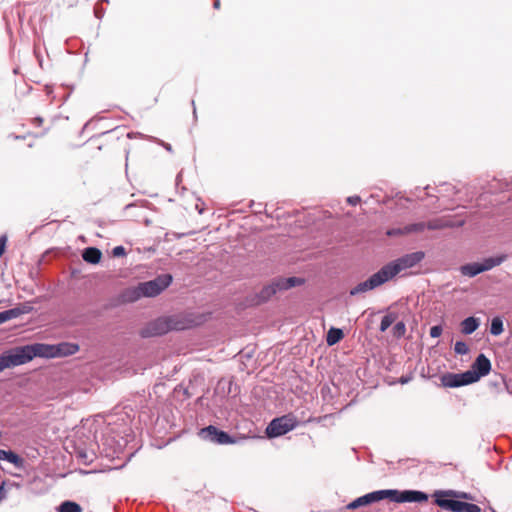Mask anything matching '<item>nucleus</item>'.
<instances>
[{
	"instance_id": "obj_29",
	"label": "nucleus",
	"mask_w": 512,
	"mask_h": 512,
	"mask_svg": "<svg viewBox=\"0 0 512 512\" xmlns=\"http://www.w3.org/2000/svg\"><path fill=\"white\" fill-rule=\"evenodd\" d=\"M395 317L392 314L385 315L380 323V331L385 332L394 322Z\"/></svg>"
},
{
	"instance_id": "obj_28",
	"label": "nucleus",
	"mask_w": 512,
	"mask_h": 512,
	"mask_svg": "<svg viewBox=\"0 0 512 512\" xmlns=\"http://www.w3.org/2000/svg\"><path fill=\"white\" fill-rule=\"evenodd\" d=\"M59 512H82L80 505L66 501L60 505Z\"/></svg>"
},
{
	"instance_id": "obj_23",
	"label": "nucleus",
	"mask_w": 512,
	"mask_h": 512,
	"mask_svg": "<svg viewBox=\"0 0 512 512\" xmlns=\"http://www.w3.org/2000/svg\"><path fill=\"white\" fill-rule=\"evenodd\" d=\"M344 337V333L342 329L331 327L326 335V342L329 346L337 344L339 341H341Z\"/></svg>"
},
{
	"instance_id": "obj_39",
	"label": "nucleus",
	"mask_w": 512,
	"mask_h": 512,
	"mask_svg": "<svg viewBox=\"0 0 512 512\" xmlns=\"http://www.w3.org/2000/svg\"><path fill=\"white\" fill-rule=\"evenodd\" d=\"M5 245H6V237L2 236V237H0V257L4 253Z\"/></svg>"
},
{
	"instance_id": "obj_14",
	"label": "nucleus",
	"mask_w": 512,
	"mask_h": 512,
	"mask_svg": "<svg viewBox=\"0 0 512 512\" xmlns=\"http://www.w3.org/2000/svg\"><path fill=\"white\" fill-rule=\"evenodd\" d=\"M142 297H154L160 293V280L156 278L152 281L139 283Z\"/></svg>"
},
{
	"instance_id": "obj_20",
	"label": "nucleus",
	"mask_w": 512,
	"mask_h": 512,
	"mask_svg": "<svg viewBox=\"0 0 512 512\" xmlns=\"http://www.w3.org/2000/svg\"><path fill=\"white\" fill-rule=\"evenodd\" d=\"M281 291L288 290L292 287L300 286L304 283V279L300 277H277Z\"/></svg>"
},
{
	"instance_id": "obj_18",
	"label": "nucleus",
	"mask_w": 512,
	"mask_h": 512,
	"mask_svg": "<svg viewBox=\"0 0 512 512\" xmlns=\"http://www.w3.org/2000/svg\"><path fill=\"white\" fill-rule=\"evenodd\" d=\"M460 272L464 276L475 277L484 272V270L480 262H472L462 265L460 267Z\"/></svg>"
},
{
	"instance_id": "obj_41",
	"label": "nucleus",
	"mask_w": 512,
	"mask_h": 512,
	"mask_svg": "<svg viewBox=\"0 0 512 512\" xmlns=\"http://www.w3.org/2000/svg\"><path fill=\"white\" fill-rule=\"evenodd\" d=\"M412 380V376L411 375H403L399 378V383L401 384H407L408 382H410Z\"/></svg>"
},
{
	"instance_id": "obj_44",
	"label": "nucleus",
	"mask_w": 512,
	"mask_h": 512,
	"mask_svg": "<svg viewBox=\"0 0 512 512\" xmlns=\"http://www.w3.org/2000/svg\"><path fill=\"white\" fill-rule=\"evenodd\" d=\"M213 7L215 9H219V7H220V0H215L214 3H213Z\"/></svg>"
},
{
	"instance_id": "obj_5",
	"label": "nucleus",
	"mask_w": 512,
	"mask_h": 512,
	"mask_svg": "<svg viewBox=\"0 0 512 512\" xmlns=\"http://www.w3.org/2000/svg\"><path fill=\"white\" fill-rule=\"evenodd\" d=\"M32 360L30 346L16 347L0 356V372L6 368L23 365Z\"/></svg>"
},
{
	"instance_id": "obj_6",
	"label": "nucleus",
	"mask_w": 512,
	"mask_h": 512,
	"mask_svg": "<svg viewBox=\"0 0 512 512\" xmlns=\"http://www.w3.org/2000/svg\"><path fill=\"white\" fill-rule=\"evenodd\" d=\"M386 499L395 503H424L428 494L420 490L385 489Z\"/></svg>"
},
{
	"instance_id": "obj_42",
	"label": "nucleus",
	"mask_w": 512,
	"mask_h": 512,
	"mask_svg": "<svg viewBox=\"0 0 512 512\" xmlns=\"http://www.w3.org/2000/svg\"><path fill=\"white\" fill-rule=\"evenodd\" d=\"M5 496H6V491H5V489H4V484H2V485L0 486V501H1L2 499H4V498H5Z\"/></svg>"
},
{
	"instance_id": "obj_34",
	"label": "nucleus",
	"mask_w": 512,
	"mask_h": 512,
	"mask_svg": "<svg viewBox=\"0 0 512 512\" xmlns=\"http://www.w3.org/2000/svg\"><path fill=\"white\" fill-rule=\"evenodd\" d=\"M173 277L171 274L166 273L162 274V291H164L166 288L170 286L172 283Z\"/></svg>"
},
{
	"instance_id": "obj_35",
	"label": "nucleus",
	"mask_w": 512,
	"mask_h": 512,
	"mask_svg": "<svg viewBox=\"0 0 512 512\" xmlns=\"http://www.w3.org/2000/svg\"><path fill=\"white\" fill-rule=\"evenodd\" d=\"M443 328L441 325H434L430 328V336L432 338H438L441 336Z\"/></svg>"
},
{
	"instance_id": "obj_16",
	"label": "nucleus",
	"mask_w": 512,
	"mask_h": 512,
	"mask_svg": "<svg viewBox=\"0 0 512 512\" xmlns=\"http://www.w3.org/2000/svg\"><path fill=\"white\" fill-rule=\"evenodd\" d=\"M79 351V346L75 343L62 342L55 345V357L70 356Z\"/></svg>"
},
{
	"instance_id": "obj_37",
	"label": "nucleus",
	"mask_w": 512,
	"mask_h": 512,
	"mask_svg": "<svg viewBox=\"0 0 512 512\" xmlns=\"http://www.w3.org/2000/svg\"><path fill=\"white\" fill-rule=\"evenodd\" d=\"M442 187H444V191L448 194V195H452V194H455L456 193V189L454 186H452L451 184H448V183H442L441 184Z\"/></svg>"
},
{
	"instance_id": "obj_43",
	"label": "nucleus",
	"mask_w": 512,
	"mask_h": 512,
	"mask_svg": "<svg viewBox=\"0 0 512 512\" xmlns=\"http://www.w3.org/2000/svg\"><path fill=\"white\" fill-rule=\"evenodd\" d=\"M162 148H164L165 150H167L168 152H171L172 151V146L169 144V143H166L164 141H162Z\"/></svg>"
},
{
	"instance_id": "obj_48",
	"label": "nucleus",
	"mask_w": 512,
	"mask_h": 512,
	"mask_svg": "<svg viewBox=\"0 0 512 512\" xmlns=\"http://www.w3.org/2000/svg\"><path fill=\"white\" fill-rule=\"evenodd\" d=\"M490 510H491L492 512H497V511H496L495 509H493V508H490Z\"/></svg>"
},
{
	"instance_id": "obj_7",
	"label": "nucleus",
	"mask_w": 512,
	"mask_h": 512,
	"mask_svg": "<svg viewBox=\"0 0 512 512\" xmlns=\"http://www.w3.org/2000/svg\"><path fill=\"white\" fill-rule=\"evenodd\" d=\"M199 436L205 441L219 445L236 444L239 441L238 438L231 436L228 432L213 425L200 429ZM241 439L242 438H240V440Z\"/></svg>"
},
{
	"instance_id": "obj_19",
	"label": "nucleus",
	"mask_w": 512,
	"mask_h": 512,
	"mask_svg": "<svg viewBox=\"0 0 512 512\" xmlns=\"http://www.w3.org/2000/svg\"><path fill=\"white\" fill-rule=\"evenodd\" d=\"M160 334V322L155 319L147 323L141 330L140 335L143 338L154 337Z\"/></svg>"
},
{
	"instance_id": "obj_30",
	"label": "nucleus",
	"mask_w": 512,
	"mask_h": 512,
	"mask_svg": "<svg viewBox=\"0 0 512 512\" xmlns=\"http://www.w3.org/2000/svg\"><path fill=\"white\" fill-rule=\"evenodd\" d=\"M405 332H406V325L403 321H399L393 326V335L395 337L401 338L404 336Z\"/></svg>"
},
{
	"instance_id": "obj_31",
	"label": "nucleus",
	"mask_w": 512,
	"mask_h": 512,
	"mask_svg": "<svg viewBox=\"0 0 512 512\" xmlns=\"http://www.w3.org/2000/svg\"><path fill=\"white\" fill-rule=\"evenodd\" d=\"M19 314H20V310L17 308L1 312L0 313V321H2V323H3L13 317L18 316Z\"/></svg>"
},
{
	"instance_id": "obj_40",
	"label": "nucleus",
	"mask_w": 512,
	"mask_h": 512,
	"mask_svg": "<svg viewBox=\"0 0 512 512\" xmlns=\"http://www.w3.org/2000/svg\"><path fill=\"white\" fill-rule=\"evenodd\" d=\"M113 254L115 256H120V255H124L125 254V250L122 246H118V247H115L113 249Z\"/></svg>"
},
{
	"instance_id": "obj_15",
	"label": "nucleus",
	"mask_w": 512,
	"mask_h": 512,
	"mask_svg": "<svg viewBox=\"0 0 512 512\" xmlns=\"http://www.w3.org/2000/svg\"><path fill=\"white\" fill-rule=\"evenodd\" d=\"M142 298L139 285L134 287H128L124 289L120 295L119 300L122 303H133Z\"/></svg>"
},
{
	"instance_id": "obj_13",
	"label": "nucleus",
	"mask_w": 512,
	"mask_h": 512,
	"mask_svg": "<svg viewBox=\"0 0 512 512\" xmlns=\"http://www.w3.org/2000/svg\"><path fill=\"white\" fill-rule=\"evenodd\" d=\"M281 291L277 277L274 278L269 284L265 285L257 294L260 302L270 300L277 292Z\"/></svg>"
},
{
	"instance_id": "obj_12",
	"label": "nucleus",
	"mask_w": 512,
	"mask_h": 512,
	"mask_svg": "<svg viewBox=\"0 0 512 512\" xmlns=\"http://www.w3.org/2000/svg\"><path fill=\"white\" fill-rule=\"evenodd\" d=\"M29 346L31 349L32 359L34 357L55 358V345L34 344Z\"/></svg>"
},
{
	"instance_id": "obj_17",
	"label": "nucleus",
	"mask_w": 512,
	"mask_h": 512,
	"mask_svg": "<svg viewBox=\"0 0 512 512\" xmlns=\"http://www.w3.org/2000/svg\"><path fill=\"white\" fill-rule=\"evenodd\" d=\"M480 326V319L469 316L461 322V332L465 335L474 333Z\"/></svg>"
},
{
	"instance_id": "obj_1",
	"label": "nucleus",
	"mask_w": 512,
	"mask_h": 512,
	"mask_svg": "<svg viewBox=\"0 0 512 512\" xmlns=\"http://www.w3.org/2000/svg\"><path fill=\"white\" fill-rule=\"evenodd\" d=\"M432 497L438 507L450 512H481L478 505L460 501V499L473 500V496L467 492L451 489L436 490Z\"/></svg>"
},
{
	"instance_id": "obj_3",
	"label": "nucleus",
	"mask_w": 512,
	"mask_h": 512,
	"mask_svg": "<svg viewBox=\"0 0 512 512\" xmlns=\"http://www.w3.org/2000/svg\"><path fill=\"white\" fill-rule=\"evenodd\" d=\"M424 258H425V253L423 251H416V252L405 254V255L385 264L382 267L390 280L393 277H395L398 273H400L401 271L415 267Z\"/></svg>"
},
{
	"instance_id": "obj_8",
	"label": "nucleus",
	"mask_w": 512,
	"mask_h": 512,
	"mask_svg": "<svg viewBox=\"0 0 512 512\" xmlns=\"http://www.w3.org/2000/svg\"><path fill=\"white\" fill-rule=\"evenodd\" d=\"M389 281V278L384 271L383 267H381L376 273L372 274L367 280L358 283L354 286L350 291V296H356L358 294L366 293L368 291L374 290L377 287L385 284Z\"/></svg>"
},
{
	"instance_id": "obj_27",
	"label": "nucleus",
	"mask_w": 512,
	"mask_h": 512,
	"mask_svg": "<svg viewBox=\"0 0 512 512\" xmlns=\"http://www.w3.org/2000/svg\"><path fill=\"white\" fill-rule=\"evenodd\" d=\"M425 229H427L426 222H417V223H411V224L405 225L404 232H406L408 234L421 233Z\"/></svg>"
},
{
	"instance_id": "obj_10",
	"label": "nucleus",
	"mask_w": 512,
	"mask_h": 512,
	"mask_svg": "<svg viewBox=\"0 0 512 512\" xmlns=\"http://www.w3.org/2000/svg\"><path fill=\"white\" fill-rule=\"evenodd\" d=\"M384 499H386L385 489L372 491L351 501L349 504H347L346 509L355 510L359 507L367 506Z\"/></svg>"
},
{
	"instance_id": "obj_22",
	"label": "nucleus",
	"mask_w": 512,
	"mask_h": 512,
	"mask_svg": "<svg viewBox=\"0 0 512 512\" xmlns=\"http://www.w3.org/2000/svg\"><path fill=\"white\" fill-rule=\"evenodd\" d=\"M505 260H506V255H499V256H495V257L485 258L482 262H480V264L483 266V270L485 272V271H489V270L493 269L496 266H499Z\"/></svg>"
},
{
	"instance_id": "obj_2",
	"label": "nucleus",
	"mask_w": 512,
	"mask_h": 512,
	"mask_svg": "<svg viewBox=\"0 0 512 512\" xmlns=\"http://www.w3.org/2000/svg\"><path fill=\"white\" fill-rule=\"evenodd\" d=\"M205 321L206 316L204 314L194 312L180 313L168 317L162 316V334L170 330L182 331L190 329L201 325Z\"/></svg>"
},
{
	"instance_id": "obj_32",
	"label": "nucleus",
	"mask_w": 512,
	"mask_h": 512,
	"mask_svg": "<svg viewBox=\"0 0 512 512\" xmlns=\"http://www.w3.org/2000/svg\"><path fill=\"white\" fill-rule=\"evenodd\" d=\"M454 351L456 354L465 355L469 352V348L464 341L459 340V341H456V343L454 345Z\"/></svg>"
},
{
	"instance_id": "obj_38",
	"label": "nucleus",
	"mask_w": 512,
	"mask_h": 512,
	"mask_svg": "<svg viewBox=\"0 0 512 512\" xmlns=\"http://www.w3.org/2000/svg\"><path fill=\"white\" fill-rule=\"evenodd\" d=\"M44 123V118L42 117H35L32 119V124L37 126V127H41Z\"/></svg>"
},
{
	"instance_id": "obj_47",
	"label": "nucleus",
	"mask_w": 512,
	"mask_h": 512,
	"mask_svg": "<svg viewBox=\"0 0 512 512\" xmlns=\"http://www.w3.org/2000/svg\"><path fill=\"white\" fill-rule=\"evenodd\" d=\"M199 214H202L203 213V209H199Z\"/></svg>"
},
{
	"instance_id": "obj_49",
	"label": "nucleus",
	"mask_w": 512,
	"mask_h": 512,
	"mask_svg": "<svg viewBox=\"0 0 512 512\" xmlns=\"http://www.w3.org/2000/svg\"><path fill=\"white\" fill-rule=\"evenodd\" d=\"M2 323V321H0V324Z\"/></svg>"
},
{
	"instance_id": "obj_25",
	"label": "nucleus",
	"mask_w": 512,
	"mask_h": 512,
	"mask_svg": "<svg viewBox=\"0 0 512 512\" xmlns=\"http://www.w3.org/2000/svg\"><path fill=\"white\" fill-rule=\"evenodd\" d=\"M0 460H6L17 467L21 466L23 462L16 453L6 450H0Z\"/></svg>"
},
{
	"instance_id": "obj_36",
	"label": "nucleus",
	"mask_w": 512,
	"mask_h": 512,
	"mask_svg": "<svg viewBox=\"0 0 512 512\" xmlns=\"http://www.w3.org/2000/svg\"><path fill=\"white\" fill-rule=\"evenodd\" d=\"M346 201L348 204H350L352 206H356L357 204H359L361 202V198L358 195H353V196L347 197Z\"/></svg>"
},
{
	"instance_id": "obj_11",
	"label": "nucleus",
	"mask_w": 512,
	"mask_h": 512,
	"mask_svg": "<svg viewBox=\"0 0 512 512\" xmlns=\"http://www.w3.org/2000/svg\"><path fill=\"white\" fill-rule=\"evenodd\" d=\"M491 370V362L490 360L483 354H479L474 362L471 365L470 372H472V376L475 382L479 381L481 377L489 374Z\"/></svg>"
},
{
	"instance_id": "obj_24",
	"label": "nucleus",
	"mask_w": 512,
	"mask_h": 512,
	"mask_svg": "<svg viewBox=\"0 0 512 512\" xmlns=\"http://www.w3.org/2000/svg\"><path fill=\"white\" fill-rule=\"evenodd\" d=\"M427 229L429 230H442L445 228L453 227L452 223L444 218H434L426 222Z\"/></svg>"
},
{
	"instance_id": "obj_45",
	"label": "nucleus",
	"mask_w": 512,
	"mask_h": 512,
	"mask_svg": "<svg viewBox=\"0 0 512 512\" xmlns=\"http://www.w3.org/2000/svg\"><path fill=\"white\" fill-rule=\"evenodd\" d=\"M180 177H181V174H178L177 177H176V181L177 182L179 181Z\"/></svg>"
},
{
	"instance_id": "obj_4",
	"label": "nucleus",
	"mask_w": 512,
	"mask_h": 512,
	"mask_svg": "<svg viewBox=\"0 0 512 512\" xmlns=\"http://www.w3.org/2000/svg\"><path fill=\"white\" fill-rule=\"evenodd\" d=\"M298 423L297 417L293 413H288L271 420L265 433L268 438L280 437L295 429Z\"/></svg>"
},
{
	"instance_id": "obj_46",
	"label": "nucleus",
	"mask_w": 512,
	"mask_h": 512,
	"mask_svg": "<svg viewBox=\"0 0 512 512\" xmlns=\"http://www.w3.org/2000/svg\"><path fill=\"white\" fill-rule=\"evenodd\" d=\"M194 117H196V109L193 110Z\"/></svg>"
},
{
	"instance_id": "obj_26",
	"label": "nucleus",
	"mask_w": 512,
	"mask_h": 512,
	"mask_svg": "<svg viewBox=\"0 0 512 512\" xmlns=\"http://www.w3.org/2000/svg\"><path fill=\"white\" fill-rule=\"evenodd\" d=\"M504 331L503 320L499 316H495L490 325V333L493 336H498Z\"/></svg>"
},
{
	"instance_id": "obj_33",
	"label": "nucleus",
	"mask_w": 512,
	"mask_h": 512,
	"mask_svg": "<svg viewBox=\"0 0 512 512\" xmlns=\"http://www.w3.org/2000/svg\"><path fill=\"white\" fill-rule=\"evenodd\" d=\"M404 230H405V225L403 227L390 228L387 230L386 234L390 237L406 235L407 233L404 232Z\"/></svg>"
},
{
	"instance_id": "obj_9",
	"label": "nucleus",
	"mask_w": 512,
	"mask_h": 512,
	"mask_svg": "<svg viewBox=\"0 0 512 512\" xmlns=\"http://www.w3.org/2000/svg\"><path fill=\"white\" fill-rule=\"evenodd\" d=\"M472 372L466 370L460 373L447 372L441 376V383L444 387L458 388L475 383Z\"/></svg>"
},
{
	"instance_id": "obj_21",
	"label": "nucleus",
	"mask_w": 512,
	"mask_h": 512,
	"mask_svg": "<svg viewBox=\"0 0 512 512\" xmlns=\"http://www.w3.org/2000/svg\"><path fill=\"white\" fill-rule=\"evenodd\" d=\"M82 257L88 263L98 264L102 258V252L98 248L88 247L83 251Z\"/></svg>"
}]
</instances>
